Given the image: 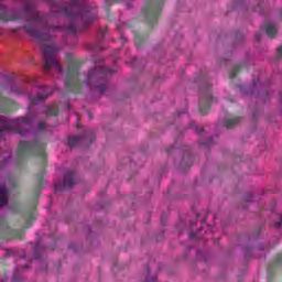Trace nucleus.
Here are the masks:
<instances>
[{
  "label": "nucleus",
  "mask_w": 282,
  "mask_h": 282,
  "mask_svg": "<svg viewBox=\"0 0 282 282\" xmlns=\"http://www.w3.org/2000/svg\"><path fill=\"white\" fill-rule=\"evenodd\" d=\"M69 18L70 24L66 26L69 34H77L80 30H87L98 17V11L89 4H82L78 0H70L68 6L58 11Z\"/></svg>",
  "instance_id": "f257e3e1"
},
{
  "label": "nucleus",
  "mask_w": 282,
  "mask_h": 282,
  "mask_svg": "<svg viewBox=\"0 0 282 282\" xmlns=\"http://www.w3.org/2000/svg\"><path fill=\"white\" fill-rule=\"evenodd\" d=\"M47 143L41 140L21 141L18 145V160H28V158H39L41 160V170L35 175L34 193L39 195L45 184V166L47 165Z\"/></svg>",
  "instance_id": "f03ea898"
},
{
  "label": "nucleus",
  "mask_w": 282,
  "mask_h": 282,
  "mask_svg": "<svg viewBox=\"0 0 282 282\" xmlns=\"http://www.w3.org/2000/svg\"><path fill=\"white\" fill-rule=\"evenodd\" d=\"M24 12L26 24L23 25V29L25 32L41 43H54V30H61V26L47 25V15L41 12L32 11L29 8H25Z\"/></svg>",
  "instance_id": "7ed1b4c3"
},
{
  "label": "nucleus",
  "mask_w": 282,
  "mask_h": 282,
  "mask_svg": "<svg viewBox=\"0 0 282 282\" xmlns=\"http://www.w3.org/2000/svg\"><path fill=\"white\" fill-rule=\"evenodd\" d=\"M36 200H33L22 213V217L25 221L23 229L14 230L8 225V220L0 216V239H23L25 237V230L32 228V224L36 220Z\"/></svg>",
  "instance_id": "20e7f679"
},
{
  "label": "nucleus",
  "mask_w": 282,
  "mask_h": 282,
  "mask_svg": "<svg viewBox=\"0 0 282 282\" xmlns=\"http://www.w3.org/2000/svg\"><path fill=\"white\" fill-rule=\"evenodd\" d=\"M66 64L68 67L65 79L66 90L70 94H80L83 91V84L80 83L82 64L70 53H66Z\"/></svg>",
  "instance_id": "39448f33"
},
{
  "label": "nucleus",
  "mask_w": 282,
  "mask_h": 282,
  "mask_svg": "<svg viewBox=\"0 0 282 282\" xmlns=\"http://www.w3.org/2000/svg\"><path fill=\"white\" fill-rule=\"evenodd\" d=\"M195 83L199 84L200 91L198 111L202 116H206V113L210 111V106L213 102H217V98L213 97L210 84H208V77H206L204 74L196 76Z\"/></svg>",
  "instance_id": "423d86ee"
},
{
  "label": "nucleus",
  "mask_w": 282,
  "mask_h": 282,
  "mask_svg": "<svg viewBox=\"0 0 282 282\" xmlns=\"http://www.w3.org/2000/svg\"><path fill=\"white\" fill-rule=\"evenodd\" d=\"M113 69L105 66H97L88 72L86 83L90 89H98L99 94L107 91V76L113 74Z\"/></svg>",
  "instance_id": "0eeeda50"
},
{
  "label": "nucleus",
  "mask_w": 282,
  "mask_h": 282,
  "mask_svg": "<svg viewBox=\"0 0 282 282\" xmlns=\"http://www.w3.org/2000/svg\"><path fill=\"white\" fill-rule=\"evenodd\" d=\"M30 129H32V118L30 117H19L11 120L0 117V133L2 131H13L19 135H25L30 132Z\"/></svg>",
  "instance_id": "6e6552de"
},
{
  "label": "nucleus",
  "mask_w": 282,
  "mask_h": 282,
  "mask_svg": "<svg viewBox=\"0 0 282 282\" xmlns=\"http://www.w3.org/2000/svg\"><path fill=\"white\" fill-rule=\"evenodd\" d=\"M166 0H147L141 10L144 23L150 28L158 25V21L162 17V10Z\"/></svg>",
  "instance_id": "1a4fd4ad"
},
{
  "label": "nucleus",
  "mask_w": 282,
  "mask_h": 282,
  "mask_svg": "<svg viewBox=\"0 0 282 282\" xmlns=\"http://www.w3.org/2000/svg\"><path fill=\"white\" fill-rule=\"evenodd\" d=\"M61 46H50L44 45L42 47L43 54V70L45 73L50 72V69H55L58 74H63V66L56 59V52H59Z\"/></svg>",
  "instance_id": "9d476101"
},
{
  "label": "nucleus",
  "mask_w": 282,
  "mask_h": 282,
  "mask_svg": "<svg viewBox=\"0 0 282 282\" xmlns=\"http://www.w3.org/2000/svg\"><path fill=\"white\" fill-rule=\"evenodd\" d=\"M75 184H78L76 173L74 171H66L64 174V182L56 183L55 191L58 193L59 188H72V186H75Z\"/></svg>",
  "instance_id": "9b49d317"
},
{
  "label": "nucleus",
  "mask_w": 282,
  "mask_h": 282,
  "mask_svg": "<svg viewBox=\"0 0 282 282\" xmlns=\"http://www.w3.org/2000/svg\"><path fill=\"white\" fill-rule=\"evenodd\" d=\"M53 89L50 87H42L41 90L36 95H31L29 100L31 105H40L43 100H47L50 96H52Z\"/></svg>",
  "instance_id": "f8f14e48"
},
{
  "label": "nucleus",
  "mask_w": 282,
  "mask_h": 282,
  "mask_svg": "<svg viewBox=\"0 0 282 282\" xmlns=\"http://www.w3.org/2000/svg\"><path fill=\"white\" fill-rule=\"evenodd\" d=\"M279 268H282V252L276 254L274 260L269 264L267 269L269 282L274 280V274H276Z\"/></svg>",
  "instance_id": "ddd939ff"
},
{
  "label": "nucleus",
  "mask_w": 282,
  "mask_h": 282,
  "mask_svg": "<svg viewBox=\"0 0 282 282\" xmlns=\"http://www.w3.org/2000/svg\"><path fill=\"white\" fill-rule=\"evenodd\" d=\"M264 32L268 34L269 39H274L279 32V29L276 28V24L272 22H265Z\"/></svg>",
  "instance_id": "4468645a"
},
{
  "label": "nucleus",
  "mask_w": 282,
  "mask_h": 282,
  "mask_svg": "<svg viewBox=\"0 0 282 282\" xmlns=\"http://www.w3.org/2000/svg\"><path fill=\"white\" fill-rule=\"evenodd\" d=\"M87 144V137H69L68 138V147L74 149V147H78V144Z\"/></svg>",
  "instance_id": "2eb2a0df"
},
{
  "label": "nucleus",
  "mask_w": 282,
  "mask_h": 282,
  "mask_svg": "<svg viewBox=\"0 0 282 282\" xmlns=\"http://www.w3.org/2000/svg\"><path fill=\"white\" fill-rule=\"evenodd\" d=\"M241 122L240 117L227 118L223 121V127L226 129H232V127H237Z\"/></svg>",
  "instance_id": "dca6fc26"
},
{
  "label": "nucleus",
  "mask_w": 282,
  "mask_h": 282,
  "mask_svg": "<svg viewBox=\"0 0 282 282\" xmlns=\"http://www.w3.org/2000/svg\"><path fill=\"white\" fill-rule=\"evenodd\" d=\"M8 195H10V192L6 186L0 187V208L3 206H8Z\"/></svg>",
  "instance_id": "f3484780"
},
{
  "label": "nucleus",
  "mask_w": 282,
  "mask_h": 282,
  "mask_svg": "<svg viewBox=\"0 0 282 282\" xmlns=\"http://www.w3.org/2000/svg\"><path fill=\"white\" fill-rule=\"evenodd\" d=\"M147 39H148L147 35H142L140 33L134 34V43L138 50H140L142 45H144V42L147 41Z\"/></svg>",
  "instance_id": "a211bd4d"
},
{
  "label": "nucleus",
  "mask_w": 282,
  "mask_h": 282,
  "mask_svg": "<svg viewBox=\"0 0 282 282\" xmlns=\"http://www.w3.org/2000/svg\"><path fill=\"white\" fill-rule=\"evenodd\" d=\"M243 72V65H236L229 73V80H235L237 78L238 74H241Z\"/></svg>",
  "instance_id": "6ab92c4d"
},
{
  "label": "nucleus",
  "mask_w": 282,
  "mask_h": 282,
  "mask_svg": "<svg viewBox=\"0 0 282 282\" xmlns=\"http://www.w3.org/2000/svg\"><path fill=\"white\" fill-rule=\"evenodd\" d=\"M23 270H28V265L22 267V268H15L13 278H12V282H22L23 281V278H21V274H19V272H23Z\"/></svg>",
  "instance_id": "aec40b11"
},
{
  "label": "nucleus",
  "mask_w": 282,
  "mask_h": 282,
  "mask_svg": "<svg viewBox=\"0 0 282 282\" xmlns=\"http://www.w3.org/2000/svg\"><path fill=\"white\" fill-rule=\"evenodd\" d=\"M46 116H58V105L45 106Z\"/></svg>",
  "instance_id": "412c9836"
},
{
  "label": "nucleus",
  "mask_w": 282,
  "mask_h": 282,
  "mask_svg": "<svg viewBox=\"0 0 282 282\" xmlns=\"http://www.w3.org/2000/svg\"><path fill=\"white\" fill-rule=\"evenodd\" d=\"M1 10H7L8 14L11 17L12 20H7V21H2V23H8L10 21H19V18L17 14L12 13V11H10L7 7H3L0 4V12Z\"/></svg>",
  "instance_id": "4be33fe9"
},
{
  "label": "nucleus",
  "mask_w": 282,
  "mask_h": 282,
  "mask_svg": "<svg viewBox=\"0 0 282 282\" xmlns=\"http://www.w3.org/2000/svg\"><path fill=\"white\" fill-rule=\"evenodd\" d=\"M0 21H12V17H10V13H8V10L1 9Z\"/></svg>",
  "instance_id": "5701e85b"
},
{
  "label": "nucleus",
  "mask_w": 282,
  "mask_h": 282,
  "mask_svg": "<svg viewBox=\"0 0 282 282\" xmlns=\"http://www.w3.org/2000/svg\"><path fill=\"white\" fill-rule=\"evenodd\" d=\"M191 129H195L198 135H202L204 133V128L195 124V122L189 123Z\"/></svg>",
  "instance_id": "b1692460"
},
{
  "label": "nucleus",
  "mask_w": 282,
  "mask_h": 282,
  "mask_svg": "<svg viewBox=\"0 0 282 282\" xmlns=\"http://www.w3.org/2000/svg\"><path fill=\"white\" fill-rule=\"evenodd\" d=\"M45 127H47V123H45V121H40L37 129L39 131H45Z\"/></svg>",
  "instance_id": "393cba45"
},
{
  "label": "nucleus",
  "mask_w": 282,
  "mask_h": 282,
  "mask_svg": "<svg viewBox=\"0 0 282 282\" xmlns=\"http://www.w3.org/2000/svg\"><path fill=\"white\" fill-rule=\"evenodd\" d=\"M87 133L90 134V137H89V143L91 144V142H94V140H96V137L94 135V131H93V130H88Z\"/></svg>",
  "instance_id": "a878e982"
},
{
  "label": "nucleus",
  "mask_w": 282,
  "mask_h": 282,
  "mask_svg": "<svg viewBox=\"0 0 282 282\" xmlns=\"http://www.w3.org/2000/svg\"><path fill=\"white\" fill-rule=\"evenodd\" d=\"M8 160H9V158H4L2 161L0 160V169H3V166H6V164H8Z\"/></svg>",
  "instance_id": "bb28decb"
},
{
  "label": "nucleus",
  "mask_w": 282,
  "mask_h": 282,
  "mask_svg": "<svg viewBox=\"0 0 282 282\" xmlns=\"http://www.w3.org/2000/svg\"><path fill=\"white\" fill-rule=\"evenodd\" d=\"M120 0H106L107 6H113V3H118Z\"/></svg>",
  "instance_id": "cd10ccee"
},
{
  "label": "nucleus",
  "mask_w": 282,
  "mask_h": 282,
  "mask_svg": "<svg viewBox=\"0 0 282 282\" xmlns=\"http://www.w3.org/2000/svg\"><path fill=\"white\" fill-rule=\"evenodd\" d=\"M107 35V29H102L101 31H100V40L102 41V39H105V36Z\"/></svg>",
  "instance_id": "c85d7f7f"
},
{
  "label": "nucleus",
  "mask_w": 282,
  "mask_h": 282,
  "mask_svg": "<svg viewBox=\"0 0 282 282\" xmlns=\"http://www.w3.org/2000/svg\"><path fill=\"white\" fill-rule=\"evenodd\" d=\"M189 239H191L192 241H195V239H199V237H197L196 234L191 232V234H189Z\"/></svg>",
  "instance_id": "c756f323"
},
{
  "label": "nucleus",
  "mask_w": 282,
  "mask_h": 282,
  "mask_svg": "<svg viewBox=\"0 0 282 282\" xmlns=\"http://www.w3.org/2000/svg\"><path fill=\"white\" fill-rule=\"evenodd\" d=\"M261 36H263L262 32L256 33V41H261Z\"/></svg>",
  "instance_id": "7c9ffc66"
},
{
  "label": "nucleus",
  "mask_w": 282,
  "mask_h": 282,
  "mask_svg": "<svg viewBox=\"0 0 282 282\" xmlns=\"http://www.w3.org/2000/svg\"><path fill=\"white\" fill-rule=\"evenodd\" d=\"M278 58H282V45L278 47Z\"/></svg>",
  "instance_id": "2f4dec72"
},
{
  "label": "nucleus",
  "mask_w": 282,
  "mask_h": 282,
  "mask_svg": "<svg viewBox=\"0 0 282 282\" xmlns=\"http://www.w3.org/2000/svg\"><path fill=\"white\" fill-rule=\"evenodd\" d=\"M281 224H282V215L280 216V221L274 224V227L281 228Z\"/></svg>",
  "instance_id": "473e14b6"
},
{
  "label": "nucleus",
  "mask_w": 282,
  "mask_h": 282,
  "mask_svg": "<svg viewBox=\"0 0 282 282\" xmlns=\"http://www.w3.org/2000/svg\"><path fill=\"white\" fill-rule=\"evenodd\" d=\"M237 41H240V43H243V35L239 34L236 36Z\"/></svg>",
  "instance_id": "72a5a7b5"
},
{
  "label": "nucleus",
  "mask_w": 282,
  "mask_h": 282,
  "mask_svg": "<svg viewBox=\"0 0 282 282\" xmlns=\"http://www.w3.org/2000/svg\"><path fill=\"white\" fill-rule=\"evenodd\" d=\"M192 164H193V161H188V163L186 164V167L191 169Z\"/></svg>",
  "instance_id": "f704fd0d"
},
{
  "label": "nucleus",
  "mask_w": 282,
  "mask_h": 282,
  "mask_svg": "<svg viewBox=\"0 0 282 282\" xmlns=\"http://www.w3.org/2000/svg\"><path fill=\"white\" fill-rule=\"evenodd\" d=\"M46 3H53L54 0H44Z\"/></svg>",
  "instance_id": "c9c22d12"
},
{
  "label": "nucleus",
  "mask_w": 282,
  "mask_h": 282,
  "mask_svg": "<svg viewBox=\"0 0 282 282\" xmlns=\"http://www.w3.org/2000/svg\"><path fill=\"white\" fill-rule=\"evenodd\" d=\"M66 109H69L72 106L69 104L65 105Z\"/></svg>",
  "instance_id": "e433bc0d"
},
{
  "label": "nucleus",
  "mask_w": 282,
  "mask_h": 282,
  "mask_svg": "<svg viewBox=\"0 0 282 282\" xmlns=\"http://www.w3.org/2000/svg\"><path fill=\"white\" fill-rule=\"evenodd\" d=\"M106 11L109 12V7L106 8Z\"/></svg>",
  "instance_id": "4c0bfd02"
},
{
  "label": "nucleus",
  "mask_w": 282,
  "mask_h": 282,
  "mask_svg": "<svg viewBox=\"0 0 282 282\" xmlns=\"http://www.w3.org/2000/svg\"><path fill=\"white\" fill-rule=\"evenodd\" d=\"M89 118H91V112H88Z\"/></svg>",
  "instance_id": "58836bf2"
},
{
  "label": "nucleus",
  "mask_w": 282,
  "mask_h": 282,
  "mask_svg": "<svg viewBox=\"0 0 282 282\" xmlns=\"http://www.w3.org/2000/svg\"><path fill=\"white\" fill-rule=\"evenodd\" d=\"M135 61H138V58H134V59H133V63H135Z\"/></svg>",
  "instance_id": "ea45409f"
},
{
  "label": "nucleus",
  "mask_w": 282,
  "mask_h": 282,
  "mask_svg": "<svg viewBox=\"0 0 282 282\" xmlns=\"http://www.w3.org/2000/svg\"><path fill=\"white\" fill-rule=\"evenodd\" d=\"M152 281L155 282V278H152Z\"/></svg>",
  "instance_id": "a19ab883"
}]
</instances>
